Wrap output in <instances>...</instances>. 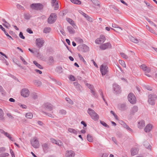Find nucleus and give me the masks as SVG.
<instances>
[{"mask_svg": "<svg viewBox=\"0 0 157 157\" xmlns=\"http://www.w3.org/2000/svg\"><path fill=\"white\" fill-rule=\"evenodd\" d=\"M87 112L93 120L94 121H97L98 119L99 116L93 109L89 108Z\"/></svg>", "mask_w": 157, "mask_h": 157, "instance_id": "nucleus-1", "label": "nucleus"}, {"mask_svg": "<svg viewBox=\"0 0 157 157\" xmlns=\"http://www.w3.org/2000/svg\"><path fill=\"white\" fill-rule=\"evenodd\" d=\"M30 8L33 10H40L44 8V5L42 4L33 3L30 5Z\"/></svg>", "mask_w": 157, "mask_h": 157, "instance_id": "nucleus-2", "label": "nucleus"}, {"mask_svg": "<svg viewBox=\"0 0 157 157\" xmlns=\"http://www.w3.org/2000/svg\"><path fill=\"white\" fill-rule=\"evenodd\" d=\"M56 14L52 13L48 19V22L49 24H52L55 22L57 19Z\"/></svg>", "mask_w": 157, "mask_h": 157, "instance_id": "nucleus-3", "label": "nucleus"}, {"mask_svg": "<svg viewBox=\"0 0 157 157\" xmlns=\"http://www.w3.org/2000/svg\"><path fill=\"white\" fill-rule=\"evenodd\" d=\"M30 142L32 145L35 148H38L39 146V144L38 140L37 137H33L30 140Z\"/></svg>", "mask_w": 157, "mask_h": 157, "instance_id": "nucleus-4", "label": "nucleus"}, {"mask_svg": "<svg viewBox=\"0 0 157 157\" xmlns=\"http://www.w3.org/2000/svg\"><path fill=\"white\" fill-rule=\"evenodd\" d=\"M77 48L79 51L82 52H86L89 50V48L86 45L84 44L79 45Z\"/></svg>", "mask_w": 157, "mask_h": 157, "instance_id": "nucleus-5", "label": "nucleus"}, {"mask_svg": "<svg viewBox=\"0 0 157 157\" xmlns=\"http://www.w3.org/2000/svg\"><path fill=\"white\" fill-rule=\"evenodd\" d=\"M157 96L154 94H150L148 95V101L150 105H153L155 104V101L156 99Z\"/></svg>", "mask_w": 157, "mask_h": 157, "instance_id": "nucleus-6", "label": "nucleus"}, {"mask_svg": "<svg viewBox=\"0 0 157 157\" xmlns=\"http://www.w3.org/2000/svg\"><path fill=\"white\" fill-rule=\"evenodd\" d=\"M128 101L132 104H135L136 102V99L135 96L132 93L129 94L128 97Z\"/></svg>", "mask_w": 157, "mask_h": 157, "instance_id": "nucleus-7", "label": "nucleus"}, {"mask_svg": "<svg viewBox=\"0 0 157 157\" xmlns=\"http://www.w3.org/2000/svg\"><path fill=\"white\" fill-rule=\"evenodd\" d=\"M108 67L105 65L102 64L101 65L100 69L102 76L105 75L108 71Z\"/></svg>", "mask_w": 157, "mask_h": 157, "instance_id": "nucleus-8", "label": "nucleus"}, {"mask_svg": "<svg viewBox=\"0 0 157 157\" xmlns=\"http://www.w3.org/2000/svg\"><path fill=\"white\" fill-rule=\"evenodd\" d=\"M44 43L42 39L37 38L36 40V44L37 47L40 48L43 46Z\"/></svg>", "mask_w": 157, "mask_h": 157, "instance_id": "nucleus-9", "label": "nucleus"}, {"mask_svg": "<svg viewBox=\"0 0 157 157\" xmlns=\"http://www.w3.org/2000/svg\"><path fill=\"white\" fill-rule=\"evenodd\" d=\"M105 40V37L103 35H101L99 38L96 40L95 43L98 44H101L104 42Z\"/></svg>", "mask_w": 157, "mask_h": 157, "instance_id": "nucleus-10", "label": "nucleus"}, {"mask_svg": "<svg viewBox=\"0 0 157 157\" xmlns=\"http://www.w3.org/2000/svg\"><path fill=\"white\" fill-rule=\"evenodd\" d=\"M43 107L49 111H52L53 109V105L50 103H46L43 105Z\"/></svg>", "mask_w": 157, "mask_h": 157, "instance_id": "nucleus-11", "label": "nucleus"}, {"mask_svg": "<svg viewBox=\"0 0 157 157\" xmlns=\"http://www.w3.org/2000/svg\"><path fill=\"white\" fill-rule=\"evenodd\" d=\"M87 86L90 89L91 92L93 95L96 98L98 97V95L95 93V90H94V88L93 86L88 83H87Z\"/></svg>", "mask_w": 157, "mask_h": 157, "instance_id": "nucleus-12", "label": "nucleus"}, {"mask_svg": "<svg viewBox=\"0 0 157 157\" xmlns=\"http://www.w3.org/2000/svg\"><path fill=\"white\" fill-rule=\"evenodd\" d=\"M21 94L22 96L24 97H27L29 95V91L27 89H23L21 90Z\"/></svg>", "mask_w": 157, "mask_h": 157, "instance_id": "nucleus-13", "label": "nucleus"}, {"mask_svg": "<svg viewBox=\"0 0 157 157\" xmlns=\"http://www.w3.org/2000/svg\"><path fill=\"white\" fill-rule=\"evenodd\" d=\"M111 47V44L109 42L104 44L100 46V49L102 50H105L106 49L110 48Z\"/></svg>", "mask_w": 157, "mask_h": 157, "instance_id": "nucleus-14", "label": "nucleus"}, {"mask_svg": "<svg viewBox=\"0 0 157 157\" xmlns=\"http://www.w3.org/2000/svg\"><path fill=\"white\" fill-rule=\"evenodd\" d=\"M75 155V152L72 150L67 151H66V157H73Z\"/></svg>", "mask_w": 157, "mask_h": 157, "instance_id": "nucleus-15", "label": "nucleus"}, {"mask_svg": "<svg viewBox=\"0 0 157 157\" xmlns=\"http://www.w3.org/2000/svg\"><path fill=\"white\" fill-rule=\"evenodd\" d=\"M113 89L117 93H119L121 92L120 87L118 85L114 84L113 85Z\"/></svg>", "mask_w": 157, "mask_h": 157, "instance_id": "nucleus-16", "label": "nucleus"}, {"mask_svg": "<svg viewBox=\"0 0 157 157\" xmlns=\"http://www.w3.org/2000/svg\"><path fill=\"white\" fill-rule=\"evenodd\" d=\"M145 125V123L144 121L143 120H141L138 122V127L140 129H142Z\"/></svg>", "mask_w": 157, "mask_h": 157, "instance_id": "nucleus-17", "label": "nucleus"}, {"mask_svg": "<svg viewBox=\"0 0 157 157\" xmlns=\"http://www.w3.org/2000/svg\"><path fill=\"white\" fill-rule=\"evenodd\" d=\"M139 149L138 148H132L131 150V155L134 156L137 154L138 152Z\"/></svg>", "mask_w": 157, "mask_h": 157, "instance_id": "nucleus-18", "label": "nucleus"}, {"mask_svg": "<svg viewBox=\"0 0 157 157\" xmlns=\"http://www.w3.org/2000/svg\"><path fill=\"white\" fill-rule=\"evenodd\" d=\"M118 108L119 109L122 111L125 110L127 109L125 104L124 103L118 105Z\"/></svg>", "mask_w": 157, "mask_h": 157, "instance_id": "nucleus-19", "label": "nucleus"}, {"mask_svg": "<svg viewBox=\"0 0 157 157\" xmlns=\"http://www.w3.org/2000/svg\"><path fill=\"white\" fill-rule=\"evenodd\" d=\"M152 125L151 124H148L145 127L144 131L146 132H148L151 131L152 128Z\"/></svg>", "mask_w": 157, "mask_h": 157, "instance_id": "nucleus-20", "label": "nucleus"}, {"mask_svg": "<svg viewBox=\"0 0 157 157\" xmlns=\"http://www.w3.org/2000/svg\"><path fill=\"white\" fill-rule=\"evenodd\" d=\"M129 38L132 42L135 43L137 44L140 41V39H138L136 38H135L132 36L130 37Z\"/></svg>", "mask_w": 157, "mask_h": 157, "instance_id": "nucleus-21", "label": "nucleus"}, {"mask_svg": "<svg viewBox=\"0 0 157 157\" xmlns=\"http://www.w3.org/2000/svg\"><path fill=\"white\" fill-rule=\"evenodd\" d=\"M138 110V107L136 106H134L131 110L130 113L132 115H134V113Z\"/></svg>", "mask_w": 157, "mask_h": 157, "instance_id": "nucleus-22", "label": "nucleus"}, {"mask_svg": "<svg viewBox=\"0 0 157 157\" xmlns=\"http://www.w3.org/2000/svg\"><path fill=\"white\" fill-rule=\"evenodd\" d=\"M66 20L74 28L76 29L77 28V26L75 24L74 21L72 20L69 18H67Z\"/></svg>", "mask_w": 157, "mask_h": 157, "instance_id": "nucleus-23", "label": "nucleus"}, {"mask_svg": "<svg viewBox=\"0 0 157 157\" xmlns=\"http://www.w3.org/2000/svg\"><path fill=\"white\" fill-rule=\"evenodd\" d=\"M67 29L70 33L71 34H74L75 33V31L71 26H68Z\"/></svg>", "mask_w": 157, "mask_h": 157, "instance_id": "nucleus-24", "label": "nucleus"}, {"mask_svg": "<svg viewBox=\"0 0 157 157\" xmlns=\"http://www.w3.org/2000/svg\"><path fill=\"white\" fill-rule=\"evenodd\" d=\"M42 147L44 151L45 152H46L47 151V150L49 148V146L48 144L46 143H44L42 145Z\"/></svg>", "mask_w": 157, "mask_h": 157, "instance_id": "nucleus-25", "label": "nucleus"}, {"mask_svg": "<svg viewBox=\"0 0 157 157\" xmlns=\"http://www.w3.org/2000/svg\"><path fill=\"white\" fill-rule=\"evenodd\" d=\"M56 71L58 74L63 73V70L62 68L61 67H57L55 69Z\"/></svg>", "mask_w": 157, "mask_h": 157, "instance_id": "nucleus-26", "label": "nucleus"}, {"mask_svg": "<svg viewBox=\"0 0 157 157\" xmlns=\"http://www.w3.org/2000/svg\"><path fill=\"white\" fill-rule=\"evenodd\" d=\"M144 145L146 148L149 149H151V146L148 142L147 141L144 142Z\"/></svg>", "mask_w": 157, "mask_h": 157, "instance_id": "nucleus-27", "label": "nucleus"}, {"mask_svg": "<svg viewBox=\"0 0 157 157\" xmlns=\"http://www.w3.org/2000/svg\"><path fill=\"white\" fill-rule=\"evenodd\" d=\"M92 3L95 6H98L99 7H100V3L97 0H90Z\"/></svg>", "mask_w": 157, "mask_h": 157, "instance_id": "nucleus-28", "label": "nucleus"}, {"mask_svg": "<svg viewBox=\"0 0 157 157\" xmlns=\"http://www.w3.org/2000/svg\"><path fill=\"white\" fill-rule=\"evenodd\" d=\"M33 83L34 85L37 86H40L41 85V82L40 81H39L36 80H34V81H33Z\"/></svg>", "mask_w": 157, "mask_h": 157, "instance_id": "nucleus-29", "label": "nucleus"}, {"mask_svg": "<svg viewBox=\"0 0 157 157\" xmlns=\"http://www.w3.org/2000/svg\"><path fill=\"white\" fill-rule=\"evenodd\" d=\"M146 20L152 26H154L157 28V26L152 21H150L149 19L146 17H144Z\"/></svg>", "mask_w": 157, "mask_h": 157, "instance_id": "nucleus-30", "label": "nucleus"}, {"mask_svg": "<svg viewBox=\"0 0 157 157\" xmlns=\"http://www.w3.org/2000/svg\"><path fill=\"white\" fill-rule=\"evenodd\" d=\"M51 31V29L49 27H47L44 28L43 32L45 33H48L50 32Z\"/></svg>", "mask_w": 157, "mask_h": 157, "instance_id": "nucleus-31", "label": "nucleus"}, {"mask_svg": "<svg viewBox=\"0 0 157 157\" xmlns=\"http://www.w3.org/2000/svg\"><path fill=\"white\" fill-rule=\"evenodd\" d=\"M87 140L90 142H92L93 141V138L92 136L89 134L87 135Z\"/></svg>", "mask_w": 157, "mask_h": 157, "instance_id": "nucleus-32", "label": "nucleus"}, {"mask_svg": "<svg viewBox=\"0 0 157 157\" xmlns=\"http://www.w3.org/2000/svg\"><path fill=\"white\" fill-rule=\"evenodd\" d=\"M73 3L78 5H80L81 4V2L79 0H70Z\"/></svg>", "mask_w": 157, "mask_h": 157, "instance_id": "nucleus-33", "label": "nucleus"}, {"mask_svg": "<svg viewBox=\"0 0 157 157\" xmlns=\"http://www.w3.org/2000/svg\"><path fill=\"white\" fill-rule=\"evenodd\" d=\"M33 63L38 68L40 69H43V67L39 64L37 63L36 61H34Z\"/></svg>", "mask_w": 157, "mask_h": 157, "instance_id": "nucleus-34", "label": "nucleus"}, {"mask_svg": "<svg viewBox=\"0 0 157 157\" xmlns=\"http://www.w3.org/2000/svg\"><path fill=\"white\" fill-rule=\"evenodd\" d=\"M25 117L27 118L31 119L33 117V115L30 113H28L26 114Z\"/></svg>", "mask_w": 157, "mask_h": 157, "instance_id": "nucleus-35", "label": "nucleus"}, {"mask_svg": "<svg viewBox=\"0 0 157 157\" xmlns=\"http://www.w3.org/2000/svg\"><path fill=\"white\" fill-rule=\"evenodd\" d=\"M48 61L50 65L54 63V59H53V57L52 56L49 57L48 58Z\"/></svg>", "mask_w": 157, "mask_h": 157, "instance_id": "nucleus-36", "label": "nucleus"}, {"mask_svg": "<svg viewBox=\"0 0 157 157\" xmlns=\"http://www.w3.org/2000/svg\"><path fill=\"white\" fill-rule=\"evenodd\" d=\"M88 21H89L92 22L93 21V19L90 17L87 14L84 16Z\"/></svg>", "mask_w": 157, "mask_h": 157, "instance_id": "nucleus-37", "label": "nucleus"}, {"mask_svg": "<svg viewBox=\"0 0 157 157\" xmlns=\"http://www.w3.org/2000/svg\"><path fill=\"white\" fill-rule=\"evenodd\" d=\"M68 131L70 132L73 133L75 134H77V131L74 129L69 128L68 129Z\"/></svg>", "mask_w": 157, "mask_h": 157, "instance_id": "nucleus-38", "label": "nucleus"}, {"mask_svg": "<svg viewBox=\"0 0 157 157\" xmlns=\"http://www.w3.org/2000/svg\"><path fill=\"white\" fill-rule=\"evenodd\" d=\"M5 135L9 138L10 140L12 141H14L13 139L12 138V137L10 136V134L7 132H6L5 133Z\"/></svg>", "mask_w": 157, "mask_h": 157, "instance_id": "nucleus-39", "label": "nucleus"}, {"mask_svg": "<svg viewBox=\"0 0 157 157\" xmlns=\"http://www.w3.org/2000/svg\"><path fill=\"white\" fill-rule=\"evenodd\" d=\"M119 63L120 64L122 67H126V65L125 64L124 62L122 60H119Z\"/></svg>", "mask_w": 157, "mask_h": 157, "instance_id": "nucleus-40", "label": "nucleus"}, {"mask_svg": "<svg viewBox=\"0 0 157 157\" xmlns=\"http://www.w3.org/2000/svg\"><path fill=\"white\" fill-rule=\"evenodd\" d=\"M123 127L124 128H125L127 129V130H128L129 131L131 132H132L133 131L132 129L129 126L127 125L126 124H125L124 126Z\"/></svg>", "mask_w": 157, "mask_h": 157, "instance_id": "nucleus-41", "label": "nucleus"}, {"mask_svg": "<svg viewBox=\"0 0 157 157\" xmlns=\"http://www.w3.org/2000/svg\"><path fill=\"white\" fill-rule=\"evenodd\" d=\"M31 17V16L29 13H26L24 14V18L25 19L29 20Z\"/></svg>", "mask_w": 157, "mask_h": 157, "instance_id": "nucleus-42", "label": "nucleus"}, {"mask_svg": "<svg viewBox=\"0 0 157 157\" xmlns=\"http://www.w3.org/2000/svg\"><path fill=\"white\" fill-rule=\"evenodd\" d=\"M59 113L62 115H65L66 114L67 112L65 110L62 109L59 111Z\"/></svg>", "mask_w": 157, "mask_h": 157, "instance_id": "nucleus-43", "label": "nucleus"}, {"mask_svg": "<svg viewBox=\"0 0 157 157\" xmlns=\"http://www.w3.org/2000/svg\"><path fill=\"white\" fill-rule=\"evenodd\" d=\"M4 113L2 109H0V119L1 120L3 119Z\"/></svg>", "mask_w": 157, "mask_h": 157, "instance_id": "nucleus-44", "label": "nucleus"}, {"mask_svg": "<svg viewBox=\"0 0 157 157\" xmlns=\"http://www.w3.org/2000/svg\"><path fill=\"white\" fill-rule=\"evenodd\" d=\"M17 8L20 10H24L25 8H24L21 5H20L19 4H17Z\"/></svg>", "mask_w": 157, "mask_h": 157, "instance_id": "nucleus-45", "label": "nucleus"}, {"mask_svg": "<svg viewBox=\"0 0 157 157\" xmlns=\"http://www.w3.org/2000/svg\"><path fill=\"white\" fill-rule=\"evenodd\" d=\"M100 123L103 126L105 127L109 128V126L105 122L103 121H100Z\"/></svg>", "mask_w": 157, "mask_h": 157, "instance_id": "nucleus-46", "label": "nucleus"}, {"mask_svg": "<svg viewBox=\"0 0 157 157\" xmlns=\"http://www.w3.org/2000/svg\"><path fill=\"white\" fill-rule=\"evenodd\" d=\"M66 101L70 104L71 105H72L74 103L72 100H71V99H70L69 98H66Z\"/></svg>", "mask_w": 157, "mask_h": 157, "instance_id": "nucleus-47", "label": "nucleus"}, {"mask_svg": "<svg viewBox=\"0 0 157 157\" xmlns=\"http://www.w3.org/2000/svg\"><path fill=\"white\" fill-rule=\"evenodd\" d=\"M147 29L151 32L152 33H155V31L148 25L146 26Z\"/></svg>", "mask_w": 157, "mask_h": 157, "instance_id": "nucleus-48", "label": "nucleus"}, {"mask_svg": "<svg viewBox=\"0 0 157 157\" xmlns=\"http://www.w3.org/2000/svg\"><path fill=\"white\" fill-rule=\"evenodd\" d=\"M78 56L80 59L84 63H86V61L84 60V59L83 58V57L82 55H81L80 54H78Z\"/></svg>", "mask_w": 157, "mask_h": 157, "instance_id": "nucleus-49", "label": "nucleus"}, {"mask_svg": "<svg viewBox=\"0 0 157 157\" xmlns=\"http://www.w3.org/2000/svg\"><path fill=\"white\" fill-rule=\"evenodd\" d=\"M111 7L114 10V11H116L117 12H118L119 11V10L117 8V7L114 5H112L111 6Z\"/></svg>", "mask_w": 157, "mask_h": 157, "instance_id": "nucleus-50", "label": "nucleus"}, {"mask_svg": "<svg viewBox=\"0 0 157 157\" xmlns=\"http://www.w3.org/2000/svg\"><path fill=\"white\" fill-rule=\"evenodd\" d=\"M20 58L24 65H26L28 64V63L25 61V59L22 57V56H20Z\"/></svg>", "mask_w": 157, "mask_h": 157, "instance_id": "nucleus-51", "label": "nucleus"}, {"mask_svg": "<svg viewBox=\"0 0 157 157\" xmlns=\"http://www.w3.org/2000/svg\"><path fill=\"white\" fill-rule=\"evenodd\" d=\"M9 155L7 153H4L0 155V157H6Z\"/></svg>", "mask_w": 157, "mask_h": 157, "instance_id": "nucleus-52", "label": "nucleus"}, {"mask_svg": "<svg viewBox=\"0 0 157 157\" xmlns=\"http://www.w3.org/2000/svg\"><path fill=\"white\" fill-rule=\"evenodd\" d=\"M120 54L121 56L123 57L125 59H128V57L127 55H126L124 53H121Z\"/></svg>", "mask_w": 157, "mask_h": 157, "instance_id": "nucleus-53", "label": "nucleus"}, {"mask_svg": "<svg viewBox=\"0 0 157 157\" xmlns=\"http://www.w3.org/2000/svg\"><path fill=\"white\" fill-rule=\"evenodd\" d=\"M73 84L76 88L78 89H79L80 85L77 82H73Z\"/></svg>", "mask_w": 157, "mask_h": 157, "instance_id": "nucleus-54", "label": "nucleus"}, {"mask_svg": "<svg viewBox=\"0 0 157 157\" xmlns=\"http://www.w3.org/2000/svg\"><path fill=\"white\" fill-rule=\"evenodd\" d=\"M42 113H45L46 115L48 116H49V117H52V118H54V117L51 114H50V113H47L46 112H45L43 111H42Z\"/></svg>", "mask_w": 157, "mask_h": 157, "instance_id": "nucleus-55", "label": "nucleus"}, {"mask_svg": "<svg viewBox=\"0 0 157 157\" xmlns=\"http://www.w3.org/2000/svg\"><path fill=\"white\" fill-rule=\"evenodd\" d=\"M147 67L144 64H142L140 66V67L141 68L143 69V71H144L145 70V69L147 68Z\"/></svg>", "mask_w": 157, "mask_h": 157, "instance_id": "nucleus-56", "label": "nucleus"}, {"mask_svg": "<svg viewBox=\"0 0 157 157\" xmlns=\"http://www.w3.org/2000/svg\"><path fill=\"white\" fill-rule=\"evenodd\" d=\"M32 97L34 99H36L38 98V96L37 94L35 93H33L32 94Z\"/></svg>", "mask_w": 157, "mask_h": 157, "instance_id": "nucleus-57", "label": "nucleus"}, {"mask_svg": "<svg viewBox=\"0 0 157 157\" xmlns=\"http://www.w3.org/2000/svg\"><path fill=\"white\" fill-rule=\"evenodd\" d=\"M56 144L59 146H61L62 145L63 143L61 141L58 140L57 141L56 143Z\"/></svg>", "mask_w": 157, "mask_h": 157, "instance_id": "nucleus-58", "label": "nucleus"}, {"mask_svg": "<svg viewBox=\"0 0 157 157\" xmlns=\"http://www.w3.org/2000/svg\"><path fill=\"white\" fill-rule=\"evenodd\" d=\"M19 37L21 39H25V37L23 36V33L21 32L19 34Z\"/></svg>", "mask_w": 157, "mask_h": 157, "instance_id": "nucleus-59", "label": "nucleus"}, {"mask_svg": "<svg viewBox=\"0 0 157 157\" xmlns=\"http://www.w3.org/2000/svg\"><path fill=\"white\" fill-rule=\"evenodd\" d=\"M81 123L82 124H83L84 126V127H83V128L84 129H86L85 127H86L87 126L86 124L83 121H82Z\"/></svg>", "mask_w": 157, "mask_h": 157, "instance_id": "nucleus-60", "label": "nucleus"}, {"mask_svg": "<svg viewBox=\"0 0 157 157\" xmlns=\"http://www.w3.org/2000/svg\"><path fill=\"white\" fill-rule=\"evenodd\" d=\"M69 79L72 81H74L75 80V77L72 75H70Z\"/></svg>", "mask_w": 157, "mask_h": 157, "instance_id": "nucleus-61", "label": "nucleus"}, {"mask_svg": "<svg viewBox=\"0 0 157 157\" xmlns=\"http://www.w3.org/2000/svg\"><path fill=\"white\" fill-rule=\"evenodd\" d=\"M151 71V69L150 67H147V68H146L145 70L144 71L145 72V73H149Z\"/></svg>", "mask_w": 157, "mask_h": 157, "instance_id": "nucleus-62", "label": "nucleus"}, {"mask_svg": "<svg viewBox=\"0 0 157 157\" xmlns=\"http://www.w3.org/2000/svg\"><path fill=\"white\" fill-rule=\"evenodd\" d=\"M55 6L54 7V9L55 10H57L58 8V3L57 2H56V4L55 5Z\"/></svg>", "mask_w": 157, "mask_h": 157, "instance_id": "nucleus-63", "label": "nucleus"}, {"mask_svg": "<svg viewBox=\"0 0 157 157\" xmlns=\"http://www.w3.org/2000/svg\"><path fill=\"white\" fill-rule=\"evenodd\" d=\"M119 123L120 124H121L123 127L126 124L124 121H120L119 122Z\"/></svg>", "mask_w": 157, "mask_h": 157, "instance_id": "nucleus-64", "label": "nucleus"}]
</instances>
